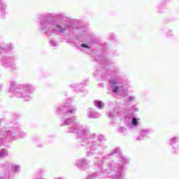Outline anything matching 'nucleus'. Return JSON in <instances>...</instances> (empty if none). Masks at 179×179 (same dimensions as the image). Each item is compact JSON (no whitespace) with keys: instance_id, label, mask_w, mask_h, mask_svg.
<instances>
[{"instance_id":"423d86ee","label":"nucleus","mask_w":179,"mask_h":179,"mask_svg":"<svg viewBox=\"0 0 179 179\" xmlns=\"http://www.w3.org/2000/svg\"><path fill=\"white\" fill-rule=\"evenodd\" d=\"M70 113H72V110H70Z\"/></svg>"},{"instance_id":"7ed1b4c3","label":"nucleus","mask_w":179,"mask_h":179,"mask_svg":"<svg viewBox=\"0 0 179 179\" xmlns=\"http://www.w3.org/2000/svg\"><path fill=\"white\" fill-rule=\"evenodd\" d=\"M98 106L99 107V108H104V104L103 103V102H98Z\"/></svg>"},{"instance_id":"f03ea898","label":"nucleus","mask_w":179,"mask_h":179,"mask_svg":"<svg viewBox=\"0 0 179 179\" xmlns=\"http://www.w3.org/2000/svg\"><path fill=\"white\" fill-rule=\"evenodd\" d=\"M132 124L133 125H134L135 127H136V125H138V120H136V118H133V120H132Z\"/></svg>"},{"instance_id":"39448f33","label":"nucleus","mask_w":179,"mask_h":179,"mask_svg":"<svg viewBox=\"0 0 179 179\" xmlns=\"http://www.w3.org/2000/svg\"><path fill=\"white\" fill-rule=\"evenodd\" d=\"M57 27L58 29H61V27H60L59 25H57Z\"/></svg>"},{"instance_id":"f257e3e1","label":"nucleus","mask_w":179,"mask_h":179,"mask_svg":"<svg viewBox=\"0 0 179 179\" xmlns=\"http://www.w3.org/2000/svg\"><path fill=\"white\" fill-rule=\"evenodd\" d=\"M110 85L113 89V93H117L118 92V86H117V81L115 80H110L109 81Z\"/></svg>"},{"instance_id":"20e7f679","label":"nucleus","mask_w":179,"mask_h":179,"mask_svg":"<svg viewBox=\"0 0 179 179\" xmlns=\"http://www.w3.org/2000/svg\"><path fill=\"white\" fill-rule=\"evenodd\" d=\"M82 47H84L85 48H87V46L85 43L82 44Z\"/></svg>"}]
</instances>
